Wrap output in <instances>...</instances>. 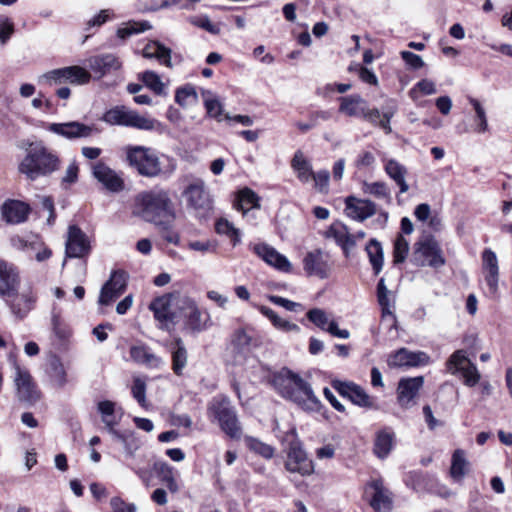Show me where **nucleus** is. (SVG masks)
<instances>
[{
  "label": "nucleus",
  "mask_w": 512,
  "mask_h": 512,
  "mask_svg": "<svg viewBox=\"0 0 512 512\" xmlns=\"http://www.w3.org/2000/svg\"><path fill=\"white\" fill-rule=\"evenodd\" d=\"M261 378L271 384L282 397L291 400L303 410L309 412L320 410L321 402L314 394L311 385L291 370L283 368L277 373H272L262 368Z\"/></svg>",
  "instance_id": "f257e3e1"
},
{
  "label": "nucleus",
  "mask_w": 512,
  "mask_h": 512,
  "mask_svg": "<svg viewBox=\"0 0 512 512\" xmlns=\"http://www.w3.org/2000/svg\"><path fill=\"white\" fill-rule=\"evenodd\" d=\"M133 214L147 222L167 228L174 219V209L169 194L164 190H151L138 194Z\"/></svg>",
  "instance_id": "f03ea898"
},
{
  "label": "nucleus",
  "mask_w": 512,
  "mask_h": 512,
  "mask_svg": "<svg viewBox=\"0 0 512 512\" xmlns=\"http://www.w3.org/2000/svg\"><path fill=\"white\" fill-rule=\"evenodd\" d=\"M59 159L43 145L32 146L19 164V172L28 179L35 180L58 169Z\"/></svg>",
  "instance_id": "7ed1b4c3"
},
{
  "label": "nucleus",
  "mask_w": 512,
  "mask_h": 512,
  "mask_svg": "<svg viewBox=\"0 0 512 512\" xmlns=\"http://www.w3.org/2000/svg\"><path fill=\"white\" fill-rule=\"evenodd\" d=\"M126 160L131 167L145 177H156L162 173L158 152L153 148L141 145L125 147Z\"/></svg>",
  "instance_id": "20e7f679"
},
{
  "label": "nucleus",
  "mask_w": 512,
  "mask_h": 512,
  "mask_svg": "<svg viewBox=\"0 0 512 512\" xmlns=\"http://www.w3.org/2000/svg\"><path fill=\"white\" fill-rule=\"evenodd\" d=\"M102 120L109 125L132 127L139 130H153L157 121L153 118L139 114L126 106H115L106 111Z\"/></svg>",
  "instance_id": "39448f33"
},
{
  "label": "nucleus",
  "mask_w": 512,
  "mask_h": 512,
  "mask_svg": "<svg viewBox=\"0 0 512 512\" xmlns=\"http://www.w3.org/2000/svg\"><path fill=\"white\" fill-rule=\"evenodd\" d=\"M208 415L219 423L221 429L229 437L240 438L241 428L236 412L226 398H213L208 407Z\"/></svg>",
  "instance_id": "423d86ee"
},
{
  "label": "nucleus",
  "mask_w": 512,
  "mask_h": 512,
  "mask_svg": "<svg viewBox=\"0 0 512 512\" xmlns=\"http://www.w3.org/2000/svg\"><path fill=\"white\" fill-rule=\"evenodd\" d=\"M15 395L19 402L32 405L41 398V392L29 370L12 360Z\"/></svg>",
  "instance_id": "0eeeda50"
},
{
  "label": "nucleus",
  "mask_w": 512,
  "mask_h": 512,
  "mask_svg": "<svg viewBox=\"0 0 512 512\" xmlns=\"http://www.w3.org/2000/svg\"><path fill=\"white\" fill-rule=\"evenodd\" d=\"M413 261L421 267L439 268L445 264L442 250L433 237H425L415 244Z\"/></svg>",
  "instance_id": "6e6552de"
},
{
  "label": "nucleus",
  "mask_w": 512,
  "mask_h": 512,
  "mask_svg": "<svg viewBox=\"0 0 512 512\" xmlns=\"http://www.w3.org/2000/svg\"><path fill=\"white\" fill-rule=\"evenodd\" d=\"M446 367L452 375L461 373L466 386L473 387L480 381L481 375L476 365L469 360L464 350L455 351L447 360Z\"/></svg>",
  "instance_id": "1a4fd4ad"
},
{
  "label": "nucleus",
  "mask_w": 512,
  "mask_h": 512,
  "mask_svg": "<svg viewBox=\"0 0 512 512\" xmlns=\"http://www.w3.org/2000/svg\"><path fill=\"white\" fill-rule=\"evenodd\" d=\"M285 468L291 473H297L301 476H309L314 472V463L308 457L302 447V444L294 440L289 444Z\"/></svg>",
  "instance_id": "9d476101"
},
{
  "label": "nucleus",
  "mask_w": 512,
  "mask_h": 512,
  "mask_svg": "<svg viewBox=\"0 0 512 512\" xmlns=\"http://www.w3.org/2000/svg\"><path fill=\"white\" fill-rule=\"evenodd\" d=\"M184 296L174 292L157 297L150 303L149 308L153 311L155 319L160 323V328H166L173 323L175 313L171 310V306L176 305L180 309L181 301L179 299Z\"/></svg>",
  "instance_id": "9b49d317"
},
{
  "label": "nucleus",
  "mask_w": 512,
  "mask_h": 512,
  "mask_svg": "<svg viewBox=\"0 0 512 512\" xmlns=\"http://www.w3.org/2000/svg\"><path fill=\"white\" fill-rule=\"evenodd\" d=\"M188 207L198 214L204 215L212 209V199L205 189V183L197 179L189 184L183 192Z\"/></svg>",
  "instance_id": "f8f14e48"
},
{
  "label": "nucleus",
  "mask_w": 512,
  "mask_h": 512,
  "mask_svg": "<svg viewBox=\"0 0 512 512\" xmlns=\"http://www.w3.org/2000/svg\"><path fill=\"white\" fill-rule=\"evenodd\" d=\"M303 268L307 276L319 279L328 278L333 270L329 256L321 250L308 252L303 258Z\"/></svg>",
  "instance_id": "ddd939ff"
},
{
  "label": "nucleus",
  "mask_w": 512,
  "mask_h": 512,
  "mask_svg": "<svg viewBox=\"0 0 512 512\" xmlns=\"http://www.w3.org/2000/svg\"><path fill=\"white\" fill-rule=\"evenodd\" d=\"M332 387L343 397L348 398L353 404L366 408L378 409L374 399L366 391L353 382L334 380Z\"/></svg>",
  "instance_id": "4468645a"
},
{
  "label": "nucleus",
  "mask_w": 512,
  "mask_h": 512,
  "mask_svg": "<svg viewBox=\"0 0 512 512\" xmlns=\"http://www.w3.org/2000/svg\"><path fill=\"white\" fill-rule=\"evenodd\" d=\"M253 329H239L232 338L230 345V353L232 354L235 364H244L253 352Z\"/></svg>",
  "instance_id": "2eb2a0df"
},
{
  "label": "nucleus",
  "mask_w": 512,
  "mask_h": 512,
  "mask_svg": "<svg viewBox=\"0 0 512 512\" xmlns=\"http://www.w3.org/2000/svg\"><path fill=\"white\" fill-rule=\"evenodd\" d=\"M180 310H182L186 317V327L192 332H201L209 326V314L202 313L197 307L195 301L188 296L180 298Z\"/></svg>",
  "instance_id": "dca6fc26"
},
{
  "label": "nucleus",
  "mask_w": 512,
  "mask_h": 512,
  "mask_svg": "<svg viewBox=\"0 0 512 512\" xmlns=\"http://www.w3.org/2000/svg\"><path fill=\"white\" fill-rule=\"evenodd\" d=\"M20 274L15 265L0 259V297L10 299L20 288Z\"/></svg>",
  "instance_id": "f3484780"
},
{
  "label": "nucleus",
  "mask_w": 512,
  "mask_h": 512,
  "mask_svg": "<svg viewBox=\"0 0 512 512\" xmlns=\"http://www.w3.org/2000/svg\"><path fill=\"white\" fill-rule=\"evenodd\" d=\"M10 244L14 249L25 253H30V250L39 249V253H36V261L38 262H44L52 256L51 249L38 236L30 235L24 237L14 235L10 238Z\"/></svg>",
  "instance_id": "a211bd4d"
},
{
  "label": "nucleus",
  "mask_w": 512,
  "mask_h": 512,
  "mask_svg": "<svg viewBox=\"0 0 512 512\" xmlns=\"http://www.w3.org/2000/svg\"><path fill=\"white\" fill-rule=\"evenodd\" d=\"M365 492L370 496L369 503L376 512H389L392 509L391 493L384 487L381 479L369 482Z\"/></svg>",
  "instance_id": "6ab92c4d"
},
{
  "label": "nucleus",
  "mask_w": 512,
  "mask_h": 512,
  "mask_svg": "<svg viewBox=\"0 0 512 512\" xmlns=\"http://www.w3.org/2000/svg\"><path fill=\"white\" fill-rule=\"evenodd\" d=\"M47 130L66 139L74 140L90 137L95 129L92 126L71 121L66 123H50L47 125Z\"/></svg>",
  "instance_id": "aec40b11"
},
{
  "label": "nucleus",
  "mask_w": 512,
  "mask_h": 512,
  "mask_svg": "<svg viewBox=\"0 0 512 512\" xmlns=\"http://www.w3.org/2000/svg\"><path fill=\"white\" fill-rule=\"evenodd\" d=\"M307 318L318 328L328 332L334 337L348 339L350 332L347 329H340L337 322L320 308H313L307 312Z\"/></svg>",
  "instance_id": "412c9836"
},
{
  "label": "nucleus",
  "mask_w": 512,
  "mask_h": 512,
  "mask_svg": "<svg viewBox=\"0 0 512 512\" xmlns=\"http://www.w3.org/2000/svg\"><path fill=\"white\" fill-rule=\"evenodd\" d=\"M126 277L123 272H114L100 291L98 303L108 306L114 302L126 289Z\"/></svg>",
  "instance_id": "4be33fe9"
},
{
  "label": "nucleus",
  "mask_w": 512,
  "mask_h": 512,
  "mask_svg": "<svg viewBox=\"0 0 512 512\" xmlns=\"http://www.w3.org/2000/svg\"><path fill=\"white\" fill-rule=\"evenodd\" d=\"M90 245L86 235L76 226H70L66 241V256L80 258L89 253Z\"/></svg>",
  "instance_id": "5701e85b"
},
{
  "label": "nucleus",
  "mask_w": 512,
  "mask_h": 512,
  "mask_svg": "<svg viewBox=\"0 0 512 512\" xmlns=\"http://www.w3.org/2000/svg\"><path fill=\"white\" fill-rule=\"evenodd\" d=\"M422 376L413 378H403L399 381L397 387V400L401 407L408 408L413 404L419 390L423 386Z\"/></svg>",
  "instance_id": "b1692460"
},
{
  "label": "nucleus",
  "mask_w": 512,
  "mask_h": 512,
  "mask_svg": "<svg viewBox=\"0 0 512 512\" xmlns=\"http://www.w3.org/2000/svg\"><path fill=\"white\" fill-rule=\"evenodd\" d=\"M36 299L34 292L28 289L21 293L17 290L10 299L4 300L16 317L24 318L34 308Z\"/></svg>",
  "instance_id": "393cba45"
},
{
  "label": "nucleus",
  "mask_w": 512,
  "mask_h": 512,
  "mask_svg": "<svg viewBox=\"0 0 512 512\" xmlns=\"http://www.w3.org/2000/svg\"><path fill=\"white\" fill-rule=\"evenodd\" d=\"M429 362V356L425 352H412L401 348L392 354L388 359L390 367L420 366Z\"/></svg>",
  "instance_id": "a878e982"
},
{
  "label": "nucleus",
  "mask_w": 512,
  "mask_h": 512,
  "mask_svg": "<svg viewBox=\"0 0 512 512\" xmlns=\"http://www.w3.org/2000/svg\"><path fill=\"white\" fill-rule=\"evenodd\" d=\"M30 206L19 200H6L1 207L3 219L9 224H20L27 220Z\"/></svg>",
  "instance_id": "bb28decb"
},
{
  "label": "nucleus",
  "mask_w": 512,
  "mask_h": 512,
  "mask_svg": "<svg viewBox=\"0 0 512 512\" xmlns=\"http://www.w3.org/2000/svg\"><path fill=\"white\" fill-rule=\"evenodd\" d=\"M94 177L109 191L119 192L124 187L122 178L104 163H97L93 167Z\"/></svg>",
  "instance_id": "cd10ccee"
},
{
  "label": "nucleus",
  "mask_w": 512,
  "mask_h": 512,
  "mask_svg": "<svg viewBox=\"0 0 512 512\" xmlns=\"http://www.w3.org/2000/svg\"><path fill=\"white\" fill-rule=\"evenodd\" d=\"M258 256L261 257L269 266L280 272H292V264L290 261L274 247L268 244L258 245Z\"/></svg>",
  "instance_id": "c85d7f7f"
},
{
  "label": "nucleus",
  "mask_w": 512,
  "mask_h": 512,
  "mask_svg": "<svg viewBox=\"0 0 512 512\" xmlns=\"http://www.w3.org/2000/svg\"><path fill=\"white\" fill-rule=\"evenodd\" d=\"M345 203L347 215L357 221H364L376 213V205L370 200H359L350 196Z\"/></svg>",
  "instance_id": "c756f323"
},
{
  "label": "nucleus",
  "mask_w": 512,
  "mask_h": 512,
  "mask_svg": "<svg viewBox=\"0 0 512 512\" xmlns=\"http://www.w3.org/2000/svg\"><path fill=\"white\" fill-rule=\"evenodd\" d=\"M97 410L101 415L102 422L104 423L108 432L112 435L116 432V426L119 424L123 411L121 408L117 410L116 403L110 400H103L97 404Z\"/></svg>",
  "instance_id": "7c9ffc66"
},
{
  "label": "nucleus",
  "mask_w": 512,
  "mask_h": 512,
  "mask_svg": "<svg viewBox=\"0 0 512 512\" xmlns=\"http://www.w3.org/2000/svg\"><path fill=\"white\" fill-rule=\"evenodd\" d=\"M89 68L95 73L96 77L102 78L111 71L118 70L121 63L113 54H104L91 57L88 60Z\"/></svg>",
  "instance_id": "2f4dec72"
},
{
  "label": "nucleus",
  "mask_w": 512,
  "mask_h": 512,
  "mask_svg": "<svg viewBox=\"0 0 512 512\" xmlns=\"http://www.w3.org/2000/svg\"><path fill=\"white\" fill-rule=\"evenodd\" d=\"M482 267L487 285L495 291L499 280V266L496 254L491 249H485L482 253Z\"/></svg>",
  "instance_id": "473e14b6"
},
{
  "label": "nucleus",
  "mask_w": 512,
  "mask_h": 512,
  "mask_svg": "<svg viewBox=\"0 0 512 512\" xmlns=\"http://www.w3.org/2000/svg\"><path fill=\"white\" fill-rule=\"evenodd\" d=\"M394 444V431L390 427H384L375 434L373 452L378 458L385 459L392 451Z\"/></svg>",
  "instance_id": "72a5a7b5"
},
{
  "label": "nucleus",
  "mask_w": 512,
  "mask_h": 512,
  "mask_svg": "<svg viewBox=\"0 0 512 512\" xmlns=\"http://www.w3.org/2000/svg\"><path fill=\"white\" fill-rule=\"evenodd\" d=\"M153 470L159 480L171 493H177L179 491V473L172 466L163 461H156L153 464Z\"/></svg>",
  "instance_id": "f704fd0d"
},
{
  "label": "nucleus",
  "mask_w": 512,
  "mask_h": 512,
  "mask_svg": "<svg viewBox=\"0 0 512 512\" xmlns=\"http://www.w3.org/2000/svg\"><path fill=\"white\" fill-rule=\"evenodd\" d=\"M339 102L340 113L348 117H363L367 102L360 95L340 97Z\"/></svg>",
  "instance_id": "c9c22d12"
},
{
  "label": "nucleus",
  "mask_w": 512,
  "mask_h": 512,
  "mask_svg": "<svg viewBox=\"0 0 512 512\" xmlns=\"http://www.w3.org/2000/svg\"><path fill=\"white\" fill-rule=\"evenodd\" d=\"M112 437L120 442L123 447L124 455L127 459H134L136 452L140 449L142 443L140 438L133 431H116L113 432Z\"/></svg>",
  "instance_id": "e433bc0d"
},
{
  "label": "nucleus",
  "mask_w": 512,
  "mask_h": 512,
  "mask_svg": "<svg viewBox=\"0 0 512 512\" xmlns=\"http://www.w3.org/2000/svg\"><path fill=\"white\" fill-rule=\"evenodd\" d=\"M130 357L135 363L149 368L159 367L162 363L161 359L146 345L132 346L130 348Z\"/></svg>",
  "instance_id": "4c0bfd02"
},
{
  "label": "nucleus",
  "mask_w": 512,
  "mask_h": 512,
  "mask_svg": "<svg viewBox=\"0 0 512 512\" xmlns=\"http://www.w3.org/2000/svg\"><path fill=\"white\" fill-rule=\"evenodd\" d=\"M384 170L387 175L398 185L400 193H406L409 185L406 182L407 169L395 159L385 162Z\"/></svg>",
  "instance_id": "58836bf2"
},
{
  "label": "nucleus",
  "mask_w": 512,
  "mask_h": 512,
  "mask_svg": "<svg viewBox=\"0 0 512 512\" xmlns=\"http://www.w3.org/2000/svg\"><path fill=\"white\" fill-rule=\"evenodd\" d=\"M48 376L53 387L61 389L68 383L67 371L64 364L57 357H53L49 361Z\"/></svg>",
  "instance_id": "ea45409f"
},
{
  "label": "nucleus",
  "mask_w": 512,
  "mask_h": 512,
  "mask_svg": "<svg viewBox=\"0 0 512 512\" xmlns=\"http://www.w3.org/2000/svg\"><path fill=\"white\" fill-rule=\"evenodd\" d=\"M291 167L296 173L297 178L307 183L312 179L313 171L309 160L304 156L301 151H297L291 161Z\"/></svg>",
  "instance_id": "a19ab883"
},
{
  "label": "nucleus",
  "mask_w": 512,
  "mask_h": 512,
  "mask_svg": "<svg viewBox=\"0 0 512 512\" xmlns=\"http://www.w3.org/2000/svg\"><path fill=\"white\" fill-rule=\"evenodd\" d=\"M145 58H156L160 63L171 67V50L157 41L146 44L143 48Z\"/></svg>",
  "instance_id": "79ce46f5"
},
{
  "label": "nucleus",
  "mask_w": 512,
  "mask_h": 512,
  "mask_svg": "<svg viewBox=\"0 0 512 512\" xmlns=\"http://www.w3.org/2000/svg\"><path fill=\"white\" fill-rule=\"evenodd\" d=\"M469 461L466 459L465 452L461 449L454 451L451 460L450 474L456 481H461L469 470Z\"/></svg>",
  "instance_id": "37998d69"
},
{
  "label": "nucleus",
  "mask_w": 512,
  "mask_h": 512,
  "mask_svg": "<svg viewBox=\"0 0 512 512\" xmlns=\"http://www.w3.org/2000/svg\"><path fill=\"white\" fill-rule=\"evenodd\" d=\"M375 274H379L383 268L384 255L381 244L376 239H371L365 247Z\"/></svg>",
  "instance_id": "c03bdc74"
},
{
  "label": "nucleus",
  "mask_w": 512,
  "mask_h": 512,
  "mask_svg": "<svg viewBox=\"0 0 512 512\" xmlns=\"http://www.w3.org/2000/svg\"><path fill=\"white\" fill-rule=\"evenodd\" d=\"M256 206V196L249 188L241 189L234 202V208L245 216Z\"/></svg>",
  "instance_id": "a18cd8bd"
},
{
  "label": "nucleus",
  "mask_w": 512,
  "mask_h": 512,
  "mask_svg": "<svg viewBox=\"0 0 512 512\" xmlns=\"http://www.w3.org/2000/svg\"><path fill=\"white\" fill-rule=\"evenodd\" d=\"M187 364V350L181 339H176L172 350V369L178 376L182 375L183 369Z\"/></svg>",
  "instance_id": "49530a36"
},
{
  "label": "nucleus",
  "mask_w": 512,
  "mask_h": 512,
  "mask_svg": "<svg viewBox=\"0 0 512 512\" xmlns=\"http://www.w3.org/2000/svg\"><path fill=\"white\" fill-rule=\"evenodd\" d=\"M151 27L152 26L148 21H128L117 29L116 34L120 39L125 40L134 34L149 30Z\"/></svg>",
  "instance_id": "de8ad7c7"
},
{
  "label": "nucleus",
  "mask_w": 512,
  "mask_h": 512,
  "mask_svg": "<svg viewBox=\"0 0 512 512\" xmlns=\"http://www.w3.org/2000/svg\"><path fill=\"white\" fill-rule=\"evenodd\" d=\"M65 81L75 85H84L91 80V74L81 66L65 67Z\"/></svg>",
  "instance_id": "09e8293b"
},
{
  "label": "nucleus",
  "mask_w": 512,
  "mask_h": 512,
  "mask_svg": "<svg viewBox=\"0 0 512 512\" xmlns=\"http://www.w3.org/2000/svg\"><path fill=\"white\" fill-rule=\"evenodd\" d=\"M469 103L472 105L474 111H475V121L477 122L476 131L478 133H485L488 131V121L486 116V111L479 100L470 97Z\"/></svg>",
  "instance_id": "8fccbe9b"
},
{
  "label": "nucleus",
  "mask_w": 512,
  "mask_h": 512,
  "mask_svg": "<svg viewBox=\"0 0 512 512\" xmlns=\"http://www.w3.org/2000/svg\"><path fill=\"white\" fill-rule=\"evenodd\" d=\"M143 83L158 95L165 92V84L162 82L160 76L153 71H145L141 75Z\"/></svg>",
  "instance_id": "3c124183"
},
{
  "label": "nucleus",
  "mask_w": 512,
  "mask_h": 512,
  "mask_svg": "<svg viewBox=\"0 0 512 512\" xmlns=\"http://www.w3.org/2000/svg\"><path fill=\"white\" fill-rule=\"evenodd\" d=\"M377 301L381 307L382 320L389 321L391 325H394L396 323V316L393 312L394 301L391 299L390 295L377 297Z\"/></svg>",
  "instance_id": "603ef678"
},
{
  "label": "nucleus",
  "mask_w": 512,
  "mask_h": 512,
  "mask_svg": "<svg viewBox=\"0 0 512 512\" xmlns=\"http://www.w3.org/2000/svg\"><path fill=\"white\" fill-rule=\"evenodd\" d=\"M204 105L207 110V113L214 118H217L219 121L221 120L222 114V105L219 99L210 91H206L203 93Z\"/></svg>",
  "instance_id": "864d4df0"
},
{
  "label": "nucleus",
  "mask_w": 512,
  "mask_h": 512,
  "mask_svg": "<svg viewBox=\"0 0 512 512\" xmlns=\"http://www.w3.org/2000/svg\"><path fill=\"white\" fill-rule=\"evenodd\" d=\"M365 193H369L377 198L385 199L387 202H390V190L386 183L384 182H372L364 184Z\"/></svg>",
  "instance_id": "5fc2aeb1"
},
{
  "label": "nucleus",
  "mask_w": 512,
  "mask_h": 512,
  "mask_svg": "<svg viewBox=\"0 0 512 512\" xmlns=\"http://www.w3.org/2000/svg\"><path fill=\"white\" fill-rule=\"evenodd\" d=\"M409 251V243L402 236L398 235L394 242L393 257L394 263L399 264L405 261Z\"/></svg>",
  "instance_id": "6e6d98bb"
},
{
  "label": "nucleus",
  "mask_w": 512,
  "mask_h": 512,
  "mask_svg": "<svg viewBox=\"0 0 512 512\" xmlns=\"http://www.w3.org/2000/svg\"><path fill=\"white\" fill-rule=\"evenodd\" d=\"M197 100L194 87L187 85L176 91L175 101L181 106H188Z\"/></svg>",
  "instance_id": "4d7b16f0"
},
{
  "label": "nucleus",
  "mask_w": 512,
  "mask_h": 512,
  "mask_svg": "<svg viewBox=\"0 0 512 512\" xmlns=\"http://www.w3.org/2000/svg\"><path fill=\"white\" fill-rule=\"evenodd\" d=\"M215 229L218 234L228 236L234 244L238 242V230L227 219L220 218L217 220Z\"/></svg>",
  "instance_id": "13d9d810"
},
{
  "label": "nucleus",
  "mask_w": 512,
  "mask_h": 512,
  "mask_svg": "<svg viewBox=\"0 0 512 512\" xmlns=\"http://www.w3.org/2000/svg\"><path fill=\"white\" fill-rule=\"evenodd\" d=\"M349 233L350 232L347 226L343 225L342 223H335L331 225L328 231V236L332 237L335 240V242L342 248V246L348 239Z\"/></svg>",
  "instance_id": "bf43d9fd"
},
{
  "label": "nucleus",
  "mask_w": 512,
  "mask_h": 512,
  "mask_svg": "<svg viewBox=\"0 0 512 512\" xmlns=\"http://www.w3.org/2000/svg\"><path fill=\"white\" fill-rule=\"evenodd\" d=\"M131 393L142 407H147L146 383L144 380L139 377L134 378Z\"/></svg>",
  "instance_id": "052dcab7"
},
{
  "label": "nucleus",
  "mask_w": 512,
  "mask_h": 512,
  "mask_svg": "<svg viewBox=\"0 0 512 512\" xmlns=\"http://www.w3.org/2000/svg\"><path fill=\"white\" fill-rule=\"evenodd\" d=\"M14 30L13 21L5 15H0V43L2 45L7 43L14 33Z\"/></svg>",
  "instance_id": "680f3d73"
},
{
  "label": "nucleus",
  "mask_w": 512,
  "mask_h": 512,
  "mask_svg": "<svg viewBox=\"0 0 512 512\" xmlns=\"http://www.w3.org/2000/svg\"><path fill=\"white\" fill-rule=\"evenodd\" d=\"M114 13L110 9H103L86 22V30L93 27H101L107 21L112 19Z\"/></svg>",
  "instance_id": "e2e57ef3"
},
{
  "label": "nucleus",
  "mask_w": 512,
  "mask_h": 512,
  "mask_svg": "<svg viewBox=\"0 0 512 512\" xmlns=\"http://www.w3.org/2000/svg\"><path fill=\"white\" fill-rule=\"evenodd\" d=\"M187 248L202 254L216 251V244L210 240H194L187 243Z\"/></svg>",
  "instance_id": "0e129e2a"
},
{
  "label": "nucleus",
  "mask_w": 512,
  "mask_h": 512,
  "mask_svg": "<svg viewBox=\"0 0 512 512\" xmlns=\"http://www.w3.org/2000/svg\"><path fill=\"white\" fill-rule=\"evenodd\" d=\"M330 174L327 170H320L317 173L313 172L312 179L314 187L319 192H327L329 185Z\"/></svg>",
  "instance_id": "69168bd1"
},
{
  "label": "nucleus",
  "mask_w": 512,
  "mask_h": 512,
  "mask_svg": "<svg viewBox=\"0 0 512 512\" xmlns=\"http://www.w3.org/2000/svg\"><path fill=\"white\" fill-rule=\"evenodd\" d=\"M400 55L405 64L411 69L418 70L424 67L425 65L422 57L413 52L401 51Z\"/></svg>",
  "instance_id": "338daca9"
},
{
  "label": "nucleus",
  "mask_w": 512,
  "mask_h": 512,
  "mask_svg": "<svg viewBox=\"0 0 512 512\" xmlns=\"http://www.w3.org/2000/svg\"><path fill=\"white\" fill-rule=\"evenodd\" d=\"M111 512H135L136 507L133 504L125 503L119 497H113L110 500Z\"/></svg>",
  "instance_id": "774afa93"
}]
</instances>
